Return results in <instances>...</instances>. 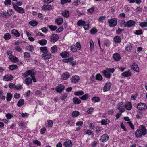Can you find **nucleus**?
Wrapping results in <instances>:
<instances>
[{
  "instance_id": "09e8293b",
  "label": "nucleus",
  "mask_w": 147,
  "mask_h": 147,
  "mask_svg": "<svg viewBox=\"0 0 147 147\" xmlns=\"http://www.w3.org/2000/svg\"><path fill=\"white\" fill-rule=\"evenodd\" d=\"M83 92L82 91H77L74 92V94L76 96H80L83 94Z\"/></svg>"
},
{
  "instance_id": "a211bd4d",
  "label": "nucleus",
  "mask_w": 147,
  "mask_h": 147,
  "mask_svg": "<svg viewBox=\"0 0 147 147\" xmlns=\"http://www.w3.org/2000/svg\"><path fill=\"white\" fill-rule=\"evenodd\" d=\"M79 77L78 76H73L71 80V81L73 83H76L78 82L79 80Z\"/></svg>"
},
{
  "instance_id": "412c9836",
  "label": "nucleus",
  "mask_w": 147,
  "mask_h": 147,
  "mask_svg": "<svg viewBox=\"0 0 147 147\" xmlns=\"http://www.w3.org/2000/svg\"><path fill=\"white\" fill-rule=\"evenodd\" d=\"M135 136L137 138H139L142 136V131L140 129L137 130L135 132Z\"/></svg>"
},
{
  "instance_id": "a18cd8bd",
  "label": "nucleus",
  "mask_w": 147,
  "mask_h": 147,
  "mask_svg": "<svg viewBox=\"0 0 147 147\" xmlns=\"http://www.w3.org/2000/svg\"><path fill=\"white\" fill-rule=\"evenodd\" d=\"M7 16L6 13L5 11H1L0 12V17L3 18H6Z\"/></svg>"
},
{
  "instance_id": "37998d69",
  "label": "nucleus",
  "mask_w": 147,
  "mask_h": 147,
  "mask_svg": "<svg viewBox=\"0 0 147 147\" xmlns=\"http://www.w3.org/2000/svg\"><path fill=\"white\" fill-rule=\"evenodd\" d=\"M12 95L11 94L8 93L7 95L6 100L7 101H9L11 99Z\"/></svg>"
},
{
  "instance_id": "7ed1b4c3",
  "label": "nucleus",
  "mask_w": 147,
  "mask_h": 147,
  "mask_svg": "<svg viewBox=\"0 0 147 147\" xmlns=\"http://www.w3.org/2000/svg\"><path fill=\"white\" fill-rule=\"evenodd\" d=\"M12 4L15 11L21 14L25 13V11L22 8L18 6L17 5L15 4L14 3H12Z\"/></svg>"
},
{
  "instance_id": "052dcab7",
  "label": "nucleus",
  "mask_w": 147,
  "mask_h": 147,
  "mask_svg": "<svg viewBox=\"0 0 147 147\" xmlns=\"http://www.w3.org/2000/svg\"><path fill=\"white\" fill-rule=\"evenodd\" d=\"M76 46L77 48L79 50H80L81 48V45L79 42H77L76 44Z\"/></svg>"
},
{
  "instance_id": "bb28decb",
  "label": "nucleus",
  "mask_w": 147,
  "mask_h": 147,
  "mask_svg": "<svg viewBox=\"0 0 147 147\" xmlns=\"http://www.w3.org/2000/svg\"><path fill=\"white\" fill-rule=\"evenodd\" d=\"M110 122V121L108 119L106 118L102 119L101 122V124L102 125H105L109 123Z\"/></svg>"
},
{
  "instance_id": "e2e57ef3",
  "label": "nucleus",
  "mask_w": 147,
  "mask_h": 147,
  "mask_svg": "<svg viewBox=\"0 0 147 147\" xmlns=\"http://www.w3.org/2000/svg\"><path fill=\"white\" fill-rule=\"evenodd\" d=\"M33 142L34 144H37L38 146H40L41 145V143L36 140H34L33 141Z\"/></svg>"
},
{
  "instance_id": "c9c22d12",
  "label": "nucleus",
  "mask_w": 147,
  "mask_h": 147,
  "mask_svg": "<svg viewBox=\"0 0 147 147\" xmlns=\"http://www.w3.org/2000/svg\"><path fill=\"white\" fill-rule=\"evenodd\" d=\"M9 58L11 61L14 63L17 61L18 60V58L13 56H11V57H9Z\"/></svg>"
},
{
  "instance_id": "aec40b11",
  "label": "nucleus",
  "mask_w": 147,
  "mask_h": 147,
  "mask_svg": "<svg viewBox=\"0 0 147 147\" xmlns=\"http://www.w3.org/2000/svg\"><path fill=\"white\" fill-rule=\"evenodd\" d=\"M125 107L127 110H130L132 108V105L130 102H127L125 105Z\"/></svg>"
},
{
  "instance_id": "69168bd1",
  "label": "nucleus",
  "mask_w": 147,
  "mask_h": 147,
  "mask_svg": "<svg viewBox=\"0 0 147 147\" xmlns=\"http://www.w3.org/2000/svg\"><path fill=\"white\" fill-rule=\"evenodd\" d=\"M127 123L129 124L130 127L131 129H132L133 130H134V126L133 125V124L132 123V122L130 121L129 122H127Z\"/></svg>"
},
{
  "instance_id": "5701e85b",
  "label": "nucleus",
  "mask_w": 147,
  "mask_h": 147,
  "mask_svg": "<svg viewBox=\"0 0 147 147\" xmlns=\"http://www.w3.org/2000/svg\"><path fill=\"white\" fill-rule=\"evenodd\" d=\"M51 6L49 5H44L42 7L43 10H50L51 9Z\"/></svg>"
},
{
  "instance_id": "f704fd0d",
  "label": "nucleus",
  "mask_w": 147,
  "mask_h": 147,
  "mask_svg": "<svg viewBox=\"0 0 147 147\" xmlns=\"http://www.w3.org/2000/svg\"><path fill=\"white\" fill-rule=\"evenodd\" d=\"M4 38L6 40H8L11 38V36L9 33H7L4 35Z\"/></svg>"
},
{
  "instance_id": "f03ea898",
  "label": "nucleus",
  "mask_w": 147,
  "mask_h": 147,
  "mask_svg": "<svg viewBox=\"0 0 147 147\" xmlns=\"http://www.w3.org/2000/svg\"><path fill=\"white\" fill-rule=\"evenodd\" d=\"M137 108L139 110L145 111L147 109V106L146 104L140 102L137 104Z\"/></svg>"
},
{
  "instance_id": "864d4df0",
  "label": "nucleus",
  "mask_w": 147,
  "mask_h": 147,
  "mask_svg": "<svg viewBox=\"0 0 147 147\" xmlns=\"http://www.w3.org/2000/svg\"><path fill=\"white\" fill-rule=\"evenodd\" d=\"M106 18V16H102L99 17L98 18V20L100 22H103V20H104Z\"/></svg>"
},
{
  "instance_id": "58836bf2",
  "label": "nucleus",
  "mask_w": 147,
  "mask_h": 147,
  "mask_svg": "<svg viewBox=\"0 0 147 147\" xmlns=\"http://www.w3.org/2000/svg\"><path fill=\"white\" fill-rule=\"evenodd\" d=\"M38 43L41 45H45L47 43V41L45 39H42L38 41Z\"/></svg>"
},
{
  "instance_id": "8fccbe9b",
  "label": "nucleus",
  "mask_w": 147,
  "mask_h": 147,
  "mask_svg": "<svg viewBox=\"0 0 147 147\" xmlns=\"http://www.w3.org/2000/svg\"><path fill=\"white\" fill-rule=\"evenodd\" d=\"M143 32L142 30H135V34L137 35H140L143 34Z\"/></svg>"
},
{
  "instance_id": "cd10ccee",
  "label": "nucleus",
  "mask_w": 147,
  "mask_h": 147,
  "mask_svg": "<svg viewBox=\"0 0 147 147\" xmlns=\"http://www.w3.org/2000/svg\"><path fill=\"white\" fill-rule=\"evenodd\" d=\"M32 71L30 70H28L27 71L23 74V76L24 78H26L29 75H31V76L32 75Z\"/></svg>"
},
{
  "instance_id": "423d86ee",
  "label": "nucleus",
  "mask_w": 147,
  "mask_h": 147,
  "mask_svg": "<svg viewBox=\"0 0 147 147\" xmlns=\"http://www.w3.org/2000/svg\"><path fill=\"white\" fill-rule=\"evenodd\" d=\"M136 22L133 20H130L126 22L125 26L126 27L130 28L135 26Z\"/></svg>"
},
{
  "instance_id": "6e6552de",
  "label": "nucleus",
  "mask_w": 147,
  "mask_h": 147,
  "mask_svg": "<svg viewBox=\"0 0 147 147\" xmlns=\"http://www.w3.org/2000/svg\"><path fill=\"white\" fill-rule=\"evenodd\" d=\"M64 86L61 84H60L57 86L55 88V90L57 92L61 93L64 89Z\"/></svg>"
},
{
  "instance_id": "0eeeda50",
  "label": "nucleus",
  "mask_w": 147,
  "mask_h": 147,
  "mask_svg": "<svg viewBox=\"0 0 147 147\" xmlns=\"http://www.w3.org/2000/svg\"><path fill=\"white\" fill-rule=\"evenodd\" d=\"M109 136L107 134L102 135L100 138V140L102 142L107 141L109 139Z\"/></svg>"
},
{
  "instance_id": "4be33fe9",
  "label": "nucleus",
  "mask_w": 147,
  "mask_h": 147,
  "mask_svg": "<svg viewBox=\"0 0 147 147\" xmlns=\"http://www.w3.org/2000/svg\"><path fill=\"white\" fill-rule=\"evenodd\" d=\"M64 146L65 147H71L72 146V143L70 140H68L64 142Z\"/></svg>"
},
{
  "instance_id": "603ef678",
  "label": "nucleus",
  "mask_w": 147,
  "mask_h": 147,
  "mask_svg": "<svg viewBox=\"0 0 147 147\" xmlns=\"http://www.w3.org/2000/svg\"><path fill=\"white\" fill-rule=\"evenodd\" d=\"M73 57H71L70 58H68V59H63V61L64 62L67 63L72 61L73 60Z\"/></svg>"
},
{
  "instance_id": "6ab92c4d",
  "label": "nucleus",
  "mask_w": 147,
  "mask_h": 147,
  "mask_svg": "<svg viewBox=\"0 0 147 147\" xmlns=\"http://www.w3.org/2000/svg\"><path fill=\"white\" fill-rule=\"evenodd\" d=\"M113 40L116 43H120L121 42V37L118 36H116L113 38Z\"/></svg>"
},
{
  "instance_id": "dca6fc26",
  "label": "nucleus",
  "mask_w": 147,
  "mask_h": 147,
  "mask_svg": "<svg viewBox=\"0 0 147 147\" xmlns=\"http://www.w3.org/2000/svg\"><path fill=\"white\" fill-rule=\"evenodd\" d=\"M70 75L69 73L65 72L61 76V78L63 80H65L68 79Z\"/></svg>"
},
{
  "instance_id": "20e7f679",
  "label": "nucleus",
  "mask_w": 147,
  "mask_h": 147,
  "mask_svg": "<svg viewBox=\"0 0 147 147\" xmlns=\"http://www.w3.org/2000/svg\"><path fill=\"white\" fill-rule=\"evenodd\" d=\"M116 108L121 113L124 112L125 111L124 104L122 102H121L117 104Z\"/></svg>"
},
{
  "instance_id": "4c0bfd02",
  "label": "nucleus",
  "mask_w": 147,
  "mask_h": 147,
  "mask_svg": "<svg viewBox=\"0 0 147 147\" xmlns=\"http://www.w3.org/2000/svg\"><path fill=\"white\" fill-rule=\"evenodd\" d=\"M100 99L99 97H94L92 98V102L95 103L100 101Z\"/></svg>"
},
{
  "instance_id": "9d476101",
  "label": "nucleus",
  "mask_w": 147,
  "mask_h": 147,
  "mask_svg": "<svg viewBox=\"0 0 147 147\" xmlns=\"http://www.w3.org/2000/svg\"><path fill=\"white\" fill-rule=\"evenodd\" d=\"M131 69L134 70V71L136 72H139V68L138 65L135 63H133L131 66Z\"/></svg>"
},
{
  "instance_id": "0e129e2a",
  "label": "nucleus",
  "mask_w": 147,
  "mask_h": 147,
  "mask_svg": "<svg viewBox=\"0 0 147 147\" xmlns=\"http://www.w3.org/2000/svg\"><path fill=\"white\" fill-rule=\"evenodd\" d=\"M71 0H61V3L62 4H64L66 3L71 2Z\"/></svg>"
},
{
  "instance_id": "f8f14e48",
  "label": "nucleus",
  "mask_w": 147,
  "mask_h": 147,
  "mask_svg": "<svg viewBox=\"0 0 147 147\" xmlns=\"http://www.w3.org/2000/svg\"><path fill=\"white\" fill-rule=\"evenodd\" d=\"M102 74L107 79H109L111 77V75L106 70L103 71Z\"/></svg>"
},
{
  "instance_id": "ea45409f",
  "label": "nucleus",
  "mask_w": 147,
  "mask_h": 147,
  "mask_svg": "<svg viewBox=\"0 0 147 147\" xmlns=\"http://www.w3.org/2000/svg\"><path fill=\"white\" fill-rule=\"evenodd\" d=\"M140 26L142 28L147 27V22H140L139 24Z\"/></svg>"
},
{
  "instance_id": "473e14b6",
  "label": "nucleus",
  "mask_w": 147,
  "mask_h": 147,
  "mask_svg": "<svg viewBox=\"0 0 147 147\" xmlns=\"http://www.w3.org/2000/svg\"><path fill=\"white\" fill-rule=\"evenodd\" d=\"M126 24V22L125 20L124 19H123L121 20V22L120 23V25L121 27H123L124 28L126 27V26H125Z\"/></svg>"
},
{
  "instance_id": "c85d7f7f",
  "label": "nucleus",
  "mask_w": 147,
  "mask_h": 147,
  "mask_svg": "<svg viewBox=\"0 0 147 147\" xmlns=\"http://www.w3.org/2000/svg\"><path fill=\"white\" fill-rule=\"evenodd\" d=\"M95 77L96 80L99 81H102L103 78L102 76L100 74H97Z\"/></svg>"
},
{
  "instance_id": "b1692460",
  "label": "nucleus",
  "mask_w": 147,
  "mask_h": 147,
  "mask_svg": "<svg viewBox=\"0 0 147 147\" xmlns=\"http://www.w3.org/2000/svg\"><path fill=\"white\" fill-rule=\"evenodd\" d=\"M11 33L17 37L20 36V34L19 32L16 30L14 29H13L11 31Z\"/></svg>"
},
{
  "instance_id": "2eb2a0df",
  "label": "nucleus",
  "mask_w": 147,
  "mask_h": 147,
  "mask_svg": "<svg viewBox=\"0 0 147 147\" xmlns=\"http://www.w3.org/2000/svg\"><path fill=\"white\" fill-rule=\"evenodd\" d=\"M133 47V44L131 43H129L127 44L125 46V49L126 51H128V52H130Z\"/></svg>"
},
{
  "instance_id": "338daca9",
  "label": "nucleus",
  "mask_w": 147,
  "mask_h": 147,
  "mask_svg": "<svg viewBox=\"0 0 147 147\" xmlns=\"http://www.w3.org/2000/svg\"><path fill=\"white\" fill-rule=\"evenodd\" d=\"M7 13L8 15L11 16L13 13V11L11 9H9L7 10Z\"/></svg>"
},
{
  "instance_id": "393cba45",
  "label": "nucleus",
  "mask_w": 147,
  "mask_h": 147,
  "mask_svg": "<svg viewBox=\"0 0 147 147\" xmlns=\"http://www.w3.org/2000/svg\"><path fill=\"white\" fill-rule=\"evenodd\" d=\"M60 55L63 58H65L68 57L69 56V55L68 52H62L60 54Z\"/></svg>"
},
{
  "instance_id": "5fc2aeb1",
  "label": "nucleus",
  "mask_w": 147,
  "mask_h": 147,
  "mask_svg": "<svg viewBox=\"0 0 147 147\" xmlns=\"http://www.w3.org/2000/svg\"><path fill=\"white\" fill-rule=\"evenodd\" d=\"M51 52L53 53H55L57 51V47L56 45H54L51 47Z\"/></svg>"
},
{
  "instance_id": "39448f33",
  "label": "nucleus",
  "mask_w": 147,
  "mask_h": 147,
  "mask_svg": "<svg viewBox=\"0 0 147 147\" xmlns=\"http://www.w3.org/2000/svg\"><path fill=\"white\" fill-rule=\"evenodd\" d=\"M111 83L110 82L106 83L103 88V91L104 92H106L109 90L111 88Z\"/></svg>"
},
{
  "instance_id": "680f3d73",
  "label": "nucleus",
  "mask_w": 147,
  "mask_h": 147,
  "mask_svg": "<svg viewBox=\"0 0 147 147\" xmlns=\"http://www.w3.org/2000/svg\"><path fill=\"white\" fill-rule=\"evenodd\" d=\"M24 57L25 58H29L30 57V54L28 52H25L24 54Z\"/></svg>"
},
{
  "instance_id": "3c124183",
  "label": "nucleus",
  "mask_w": 147,
  "mask_h": 147,
  "mask_svg": "<svg viewBox=\"0 0 147 147\" xmlns=\"http://www.w3.org/2000/svg\"><path fill=\"white\" fill-rule=\"evenodd\" d=\"M63 22V19L62 18H60L57 19L55 22L58 25H60Z\"/></svg>"
},
{
  "instance_id": "a878e982",
  "label": "nucleus",
  "mask_w": 147,
  "mask_h": 147,
  "mask_svg": "<svg viewBox=\"0 0 147 147\" xmlns=\"http://www.w3.org/2000/svg\"><path fill=\"white\" fill-rule=\"evenodd\" d=\"M62 14L64 17L67 18L69 16V12L67 10H65L62 12Z\"/></svg>"
},
{
  "instance_id": "a19ab883",
  "label": "nucleus",
  "mask_w": 147,
  "mask_h": 147,
  "mask_svg": "<svg viewBox=\"0 0 147 147\" xmlns=\"http://www.w3.org/2000/svg\"><path fill=\"white\" fill-rule=\"evenodd\" d=\"M29 24L32 26H35L37 25L38 22L36 21L33 20L30 21Z\"/></svg>"
},
{
  "instance_id": "6e6d98bb",
  "label": "nucleus",
  "mask_w": 147,
  "mask_h": 147,
  "mask_svg": "<svg viewBox=\"0 0 147 147\" xmlns=\"http://www.w3.org/2000/svg\"><path fill=\"white\" fill-rule=\"evenodd\" d=\"M106 70H107L109 73H111L113 74L115 71V70L114 68H107L106 69Z\"/></svg>"
},
{
  "instance_id": "2f4dec72",
  "label": "nucleus",
  "mask_w": 147,
  "mask_h": 147,
  "mask_svg": "<svg viewBox=\"0 0 147 147\" xmlns=\"http://www.w3.org/2000/svg\"><path fill=\"white\" fill-rule=\"evenodd\" d=\"M73 102L76 104H79L81 103V101L76 97H74L73 99Z\"/></svg>"
},
{
  "instance_id": "72a5a7b5",
  "label": "nucleus",
  "mask_w": 147,
  "mask_h": 147,
  "mask_svg": "<svg viewBox=\"0 0 147 147\" xmlns=\"http://www.w3.org/2000/svg\"><path fill=\"white\" fill-rule=\"evenodd\" d=\"M25 81L26 84L27 85H29L32 82V79L30 78H26Z\"/></svg>"
},
{
  "instance_id": "ddd939ff",
  "label": "nucleus",
  "mask_w": 147,
  "mask_h": 147,
  "mask_svg": "<svg viewBox=\"0 0 147 147\" xmlns=\"http://www.w3.org/2000/svg\"><path fill=\"white\" fill-rule=\"evenodd\" d=\"M3 80L6 81H10L13 79V77L11 75H5L3 78Z\"/></svg>"
},
{
  "instance_id": "1a4fd4ad",
  "label": "nucleus",
  "mask_w": 147,
  "mask_h": 147,
  "mask_svg": "<svg viewBox=\"0 0 147 147\" xmlns=\"http://www.w3.org/2000/svg\"><path fill=\"white\" fill-rule=\"evenodd\" d=\"M59 38L58 35L56 34H53L51 37V41L52 43H55L57 41Z\"/></svg>"
},
{
  "instance_id": "f3484780",
  "label": "nucleus",
  "mask_w": 147,
  "mask_h": 147,
  "mask_svg": "<svg viewBox=\"0 0 147 147\" xmlns=\"http://www.w3.org/2000/svg\"><path fill=\"white\" fill-rule=\"evenodd\" d=\"M51 55L50 53L48 54H42L41 55V57L42 59L44 60H47L49 59Z\"/></svg>"
},
{
  "instance_id": "c756f323",
  "label": "nucleus",
  "mask_w": 147,
  "mask_h": 147,
  "mask_svg": "<svg viewBox=\"0 0 147 147\" xmlns=\"http://www.w3.org/2000/svg\"><path fill=\"white\" fill-rule=\"evenodd\" d=\"M40 50L43 53V54H47L48 52L47 49L46 47H40Z\"/></svg>"
},
{
  "instance_id": "f257e3e1",
  "label": "nucleus",
  "mask_w": 147,
  "mask_h": 147,
  "mask_svg": "<svg viewBox=\"0 0 147 147\" xmlns=\"http://www.w3.org/2000/svg\"><path fill=\"white\" fill-rule=\"evenodd\" d=\"M108 22L109 26L110 27H114L117 24V18H112L109 19Z\"/></svg>"
},
{
  "instance_id": "4d7b16f0",
  "label": "nucleus",
  "mask_w": 147,
  "mask_h": 147,
  "mask_svg": "<svg viewBox=\"0 0 147 147\" xmlns=\"http://www.w3.org/2000/svg\"><path fill=\"white\" fill-rule=\"evenodd\" d=\"M48 27L51 30L53 31H55L57 28V26L53 25H49Z\"/></svg>"
},
{
  "instance_id": "c03bdc74",
  "label": "nucleus",
  "mask_w": 147,
  "mask_h": 147,
  "mask_svg": "<svg viewBox=\"0 0 147 147\" xmlns=\"http://www.w3.org/2000/svg\"><path fill=\"white\" fill-rule=\"evenodd\" d=\"M17 67H18L16 65H11L9 66L8 68L9 69L11 70H13L16 68H17Z\"/></svg>"
},
{
  "instance_id": "7c9ffc66",
  "label": "nucleus",
  "mask_w": 147,
  "mask_h": 147,
  "mask_svg": "<svg viewBox=\"0 0 147 147\" xmlns=\"http://www.w3.org/2000/svg\"><path fill=\"white\" fill-rule=\"evenodd\" d=\"M77 25L78 26H84V24H86V22L82 20H79L77 22Z\"/></svg>"
},
{
  "instance_id": "774afa93",
  "label": "nucleus",
  "mask_w": 147,
  "mask_h": 147,
  "mask_svg": "<svg viewBox=\"0 0 147 147\" xmlns=\"http://www.w3.org/2000/svg\"><path fill=\"white\" fill-rule=\"evenodd\" d=\"M15 49L17 51L19 52H22L23 51L18 46H17L16 47Z\"/></svg>"
},
{
  "instance_id": "bf43d9fd",
  "label": "nucleus",
  "mask_w": 147,
  "mask_h": 147,
  "mask_svg": "<svg viewBox=\"0 0 147 147\" xmlns=\"http://www.w3.org/2000/svg\"><path fill=\"white\" fill-rule=\"evenodd\" d=\"M11 0H6L4 2V3L5 5H11Z\"/></svg>"
},
{
  "instance_id": "79ce46f5",
  "label": "nucleus",
  "mask_w": 147,
  "mask_h": 147,
  "mask_svg": "<svg viewBox=\"0 0 147 147\" xmlns=\"http://www.w3.org/2000/svg\"><path fill=\"white\" fill-rule=\"evenodd\" d=\"M72 115L73 117H76L79 115V112L77 111H74L72 113Z\"/></svg>"
},
{
  "instance_id": "de8ad7c7",
  "label": "nucleus",
  "mask_w": 147,
  "mask_h": 147,
  "mask_svg": "<svg viewBox=\"0 0 147 147\" xmlns=\"http://www.w3.org/2000/svg\"><path fill=\"white\" fill-rule=\"evenodd\" d=\"M88 97L89 96L88 94H86L83 95L82 97H80L79 98L82 100H84L87 99Z\"/></svg>"
},
{
  "instance_id": "49530a36",
  "label": "nucleus",
  "mask_w": 147,
  "mask_h": 147,
  "mask_svg": "<svg viewBox=\"0 0 147 147\" xmlns=\"http://www.w3.org/2000/svg\"><path fill=\"white\" fill-rule=\"evenodd\" d=\"M71 51L73 52H76L77 51V49L75 45H72L70 47Z\"/></svg>"
},
{
  "instance_id": "9b49d317",
  "label": "nucleus",
  "mask_w": 147,
  "mask_h": 147,
  "mask_svg": "<svg viewBox=\"0 0 147 147\" xmlns=\"http://www.w3.org/2000/svg\"><path fill=\"white\" fill-rule=\"evenodd\" d=\"M113 57L115 61H119L121 59L120 54L117 53H114L113 55Z\"/></svg>"
},
{
  "instance_id": "13d9d810",
  "label": "nucleus",
  "mask_w": 147,
  "mask_h": 147,
  "mask_svg": "<svg viewBox=\"0 0 147 147\" xmlns=\"http://www.w3.org/2000/svg\"><path fill=\"white\" fill-rule=\"evenodd\" d=\"M124 29H121L119 27H118V30H117L116 31V33L117 34H119L122 32L124 31Z\"/></svg>"
},
{
  "instance_id": "4468645a",
  "label": "nucleus",
  "mask_w": 147,
  "mask_h": 147,
  "mask_svg": "<svg viewBox=\"0 0 147 147\" xmlns=\"http://www.w3.org/2000/svg\"><path fill=\"white\" fill-rule=\"evenodd\" d=\"M132 73L129 70L124 72L121 74V76L125 77H129L131 76Z\"/></svg>"
},
{
  "instance_id": "e433bc0d",
  "label": "nucleus",
  "mask_w": 147,
  "mask_h": 147,
  "mask_svg": "<svg viewBox=\"0 0 147 147\" xmlns=\"http://www.w3.org/2000/svg\"><path fill=\"white\" fill-rule=\"evenodd\" d=\"M24 101L22 99H20L17 103V106L19 107L22 106L24 104Z\"/></svg>"
}]
</instances>
